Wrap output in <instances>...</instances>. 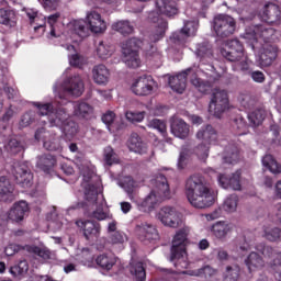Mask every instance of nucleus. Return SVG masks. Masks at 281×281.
<instances>
[{
	"label": "nucleus",
	"instance_id": "nucleus-21",
	"mask_svg": "<svg viewBox=\"0 0 281 281\" xmlns=\"http://www.w3.org/2000/svg\"><path fill=\"white\" fill-rule=\"evenodd\" d=\"M135 234L144 245H148V243H153L155 240H159V232L157 227L148 222H142L137 224L135 227Z\"/></svg>",
	"mask_w": 281,
	"mask_h": 281
},
{
	"label": "nucleus",
	"instance_id": "nucleus-61",
	"mask_svg": "<svg viewBox=\"0 0 281 281\" xmlns=\"http://www.w3.org/2000/svg\"><path fill=\"white\" fill-rule=\"evenodd\" d=\"M75 260L77 262H82V263L89 262V260H91V250H89V248L78 249L75 256Z\"/></svg>",
	"mask_w": 281,
	"mask_h": 281
},
{
	"label": "nucleus",
	"instance_id": "nucleus-24",
	"mask_svg": "<svg viewBox=\"0 0 281 281\" xmlns=\"http://www.w3.org/2000/svg\"><path fill=\"white\" fill-rule=\"evenodd\" d=\"M278 58V47L273 45H263L257 56L259 67H271L273 60Z\"/></svg>",
	"mask_w": 281,
	"mask_h": 281
},
{
	"label": "nucleus",
	"instance_id": "nucleus-3",
	"mask_svg": "<svg viewBox=\"0 0 281 281\" xmlns=\"http://www.w3.org/2000/svg\"><path fill=\"white\" fill-rule=\"evenodd\" d=\"M55 89L56 86L53 87L56 103L59 105L56 109H54V103L52 102L33 101L31 104L37 109V115H40V117L47 116L49 126L52 128H60L64 139H66V142H71V139L78 135V123L71 120L69 110L65 108V104H61L63 99L58 97L60 88Z\"/></svg>",
	"mask_w": 281,
	"mask_h": 281
},
{
	"label": "nucleus",
	"instance_id": "nucleus-41",
	"mask_svg": "<svg viewBox=\"0 0 281 281\" xmlns=\"http://www.w3.org/2000/svg\"><path fill=\"white\" fill-rule=\"evenodd\" d=\"M0 24L14 27L16 25V12L10 9H0Z\"/></svg>",
	"mask_w": 281,
	"mask_h": 281
},
{
	"label": "nucleus",
	"instance_id": "nucleus-48",
	"mask_svg": "<svg viewBox=\"0 0 281 281\" xmlns=\"http://www.w3.org/2000/svg\"><path fill=\"white\" fill-rule=\"evenodd\" d=\"M224 212H227V214H234L236 210H238V195L236 193L231 194L225 198L223 205H222Z\"/></svg>",
	"mask_w": 281,
	"mask_h": 281
},
{
	"label": "nucleus",
	"instance_id": "nucleus-14",
	"mask_svg": "<svg viewBox=\"0 0 281 281\" xmlns=\"http://www.w3.org/2000/svg\"><path fill=\"white\" fill-rule=\"evenodd\" d=\"M229 110V97L226 90L214 89L209 103V113L214 117L221 119L225 111Z\"/></svg>",
	"mask_w": 281,
	"mask_h": 281
},
{
	"label": "nucleus",
	"instance_id": "nucleus-57",
	"mask_svg": "<svg viewBox=\"0 0 281 281\" xmlns=\"http://www.w3.org/2000/svg\"><path fill=\"white\" fill-rule=\"evenodd\" d=\"M27 269H30V267L27 266V261L22 260L19 262L18 266L11 267L9 269V273H11L13 278H16V276H23V273H26Z\"/></svg>",
	"mask_w": 281,
	"mask_h": 281
},
{
	"label": "nucleus",
	"instance_id": "nucleus-2",
	"mask_svg": "<svg viewBox=\"0 0 281 281\" xmlns=\"http://www.w3.org/2000/svg\"><path fill=\"white\" fill-rule=\"evenodd\" d=\"M64 79L55 83V91L59 89L57 95L61 100L60 104L65 109H74L75 117L79 120H89L93 115V106L85 101L70 102L69 98H80L85 93V83L80 75H71V68H67L63 74Z\"/></svg>",
	"mask_w": 281,
	"mask_h": 281
},
{
	"label": "nucleus",
	"instance_id": "nucleus-13",
	"mask_svg": "<svg viewBox=\"0 0 281 281\" xmlns=\"http://www.w3.org/2000/svg\"><path fill=\"white\" fill-rule=\"evenodd\" d=\"M195 56L200 59V65H195L196 74L199 76L204 75L206 76V78H212V74L216 71V68H214V64H212V61L214 60L212 45H210V43L207 42L196 44Z\"/></svg>",
	"mask_w": 281,
	"mask_h": 281
},
{
	"label": "nucleus",
	"instance_id": "nucleus-28",
	"mask_svg": "<svg viewBox=\"0 0 281 281\" xmlns=\"http://www.w3.org/2000/svg\"><path fill=\"white\" fill-rule=\"evenodd\" d=\"M217 181L224 190H240V170H237L232 177L218 173Z\"/></svg>",
	"mask_w": 281,
	"mask_h": 281
},
{
	"label": "nucleus",
	"instance_id": "nucleus-10",
	"mask_svg": "<svg viewBox=\"0 0 281 281\" xmlns=\"http://www.w3.org/2000/svg\"><path fill=\"white\" fill-rule=\"evenodd\" d=\"M25 12L31 25H33L34 32H40V36L46 32L48 41L65 38V34L58 31V19H60V13H54L46 18L35 9H26Z\"/></svg>",
	"mask_w": 281,
	"mask_h": 281
},
{
	"label": "nucleus",
	"instance_id": "nucleus-42",
	"mask_svg": "<svg viewBox=\"0 0 281 281\" xmlns=\"http://www.w3.org/2000/svg\"><path fill=\"white\" fill-rule=\"evenodd\" d=\"M95 262L99 267H101V269H104L105 271H111V269L115 267L117 258H115L112 254H103L97 257Z\"/></svg>",
	"mask_w": 281,
	"mask_h": 281
},
{
	"label": "nucleus",
	"instance_id": "nucleus-39",
	"mask_svg": "<svg viewBox=\"0 0 281 281\" xmlns=\"http://www.w3.org/2000/svg\"><path fill=\"white\" fill-rule=\"evenodd\" d=\"M61 47H64V49L69 52L68 60H69V65H71V67H82V65L85 63V58L82 56H80L78 53H76V47L74 45L63 44Z\"/></svg>",
	"mask_w": 281,
	"mask_h": 281
},
{
	"label": "nucleus",
	"instance_id": "nucleus-52",
	"mask_svg": "<svg viewBox=\"0 0 281 281\" xmlns=\"http://www.w3.org/2000/svg\"><path fill=\"white\" fill-rule=\"evenodd\" d=\"M108 240L111 245H124V243H128V236L122 231H116V233L108 235Z\"/></svg>",
	"mask_w": 281,
	"mask_h": 281
},
{
	"label": "nucleus",
	"instance_id": "nucleus-30",
	"mask_svg": "<svg viewBox=\"0 0 281 281\" xmlns=\"http://www.w3.org/2000/svg\"><path fill=\"white\" fill-rule=\"evenodd\" d=\"M30 212V204L25 200L15 202L9 211V218L19 223L25 218V215Z\"/></svg>",
	"mask_w": 281,
	"mask_h": 281
},
{
	"label": "nucleus",
	"instance_id": "nucleus-56",
	"mask_svg": "<svg viewBox=\"0 0 281 281\" xmlns=\"http://www.w3.org/2000/svg\"><path fill=\"white\" fill-rule=\"evenodd\" d=\"M125 117L127 122H131L132 124H137L139 122H144V117H146L145 111H127L125 113Z\"/></svg>",
	"mask_w": 281,
	"mask_h": 281
},
{
	"label": "nucleus",
	"instance_id": "nucleus-16",
	"mask_svg": "<svg viewBox=\"0 0 281 281\" xmlns=\"http://www.w3.org/2000/svg\"><path fill=\"white\" fill-rule=\"evenodd\" d=\"M199 32V19L187 20L183 22V27L180 31H176L170 36V43L183 47L188 43V38L196 36Z\"/></svg>",
	"mask_w": 281,
	"mask_h": 281
},
{
	"label": "nucleus",
	"instance_id": "nucleus-37",
	"mask_svg": "<svg viewBox=\"0 0 281 281\" xmlns=\"http://www.w3.org/2000/svg\"><path fill=\"white\" fill-rule=\"evenodd\" d=\"M238 159H240L238 147H227L223 156V169L227 170V166H233V164H237Z\"/></svg>",
	"mask_w": 281,
	"mask_h": 281
},
{
	"label": "nucleus",
	"instance_id": "nucleus-8",
	"mask_svg": "<svg viewBox=\"0 0 281 281\" xmlns=\"http://www.w3.org/2000/svg\"><path fill=\"white\" fill-rule=\"evenodd\" d=\"M143 45V52L147 60L159 63L161 60V52L157 49L153 43L142 42L137 37H131L121 44L122 54L124 56L125 65L132 69H137L142 65L139 59V47Z\"/></svg>",
	"mask_w": 281,
	"mask_h": 281
},
{
	"label": "nucleus",
	"instance_id": "nucleus-43",
	"mask_svg": "<svg viewBox=\"0 0 281 281\" xmlns=\"http://www.w3.org/2000/svg\"><path fill=\"white\" fill-rule=\"evenodd\" d=\"M34 122H36V111L27 110L20 116L18 128L23 131V128L32 126Z\"/></svg>",
	"mask_w": 281,
	"mask_h": 281
},
{
	"label": "nucleus",
	"instance_id": "nucleus-53",
	"mask_svg": "<svg viewBox=\"0 0 281 281\" xmlns=\"http://www.w3.org/2000/svg\"><path fill=\"white\" fill-rule=\"evenodd\" d=\"M238 278H240V267H226V271L224 272V281H238Z\"/></svg>",
	"mask_w": 281,
	"mask_h": 281
},
{
	"label": "nucleus",
	"instance_id": "nucleus-62",
	"mask_svg": "<svg viewBox=\"0 0 281 281\" xmlns=\"http://www.w3.org/2000/svg\"><path fill=\"white\" fill-rule=\"evenodd\" d=\"M105 221L108 223V236H110L111 234H115L117 232V221L113 218V215H110Z\"/></svg>",
	"mask_w": 281,
	"mask_h": 281
},
{
	"label": "nucleus",
	"instance_id": "nucleus-19",
	"mask_svg": "<svg viewBox=\"0 0 281 281\" xmlns=\"http://www.w3.org/2000/svg\"><path fill=\"white\" fill-rule=\"evenodd\" d=\"M156 218L166 227L177 228L182 223L181 212H179L177 207L170 205L162 206L156 214Z\"/></svg>",
	"mask_w": 281,
	"mask_h": 281
},
{
	"label": "nucleus",
	"instance_id": "nucleus-5",
	"mask_svg": "<svg viewBox=\"0 0 281 281\" xmlns=\"http://www.w3.org/2000/svg\"><path fill=\"white\" fill-rule=\"evenodd\" d=\"M186 245H188V228L179 229L172 240L170 262L178 269V271L166 270L168 273H183L187 276H193L194 278H214L218 270L211 266H204L200 269L181 271V269H188V252L186 251Z\"/></svg>",
	"mask_w": 281,
	"mask_h": 281
},
{
	"label": "nucleus",
	"instance_id": "nucleus-63",
	"mask_svg": "<svg viewBox=\"0 0 281 281\" xmlns=\"http://www.w3.org/2000/svg\"><path fill=\"white\" fill-rule=\"evenodd\" d=\"M186 166H188V153H186V148H182L178 158V168L179 170H183Z\"/></svg>",
	"mask_w": 281,
	"mask_h": 281
},
{
	"label": "nucleus",
	"instance_id": "nucleus-4",
	"mask_svg": "<svg viewBox=\"0 0 281 281\" xmlns=\"http://www.w3.org/2000/svg\"><path fill=\"white\" fill-rule=\"evenodd\" d=\"M75 166L78 168L83 182L81 183L85 188L83 194L86 199V205L89 207L95 205V210L91 213L92 218L97 221H106L111 215L104 212V195L100 193V184H92L91 178L93 177V171L91 170V161H89L85 156L78 155L74 160Z\"/></svg>",
	"mask_w": 281,
	"mask_h": 281
},
{
	"label": "nucleus",
	"instance_id": "nucleus-1",
	"mask_svg": "<svg viewBox=\"0 0 281 281\" xmlns=\"http://www.w3.org/2000/svg\"><path fill=\"white\" fill-rule=\"evenodd\" d=\"M119 186L126 192L130 201L137 205L139 212H153L156 205L161 203V201H166V199H170L171 196L168 179L161 173H158L154 179L150 180L151 191L144 200H139L137 196L138 184L135 180H133V178H131V176H126L120 180Z\"/></svg>",
	"mask_w": 281,
	"mask_h": 281
},
{
	"label": "nucleus",
	"instance_id": "nucleus-29",
	"mask_svg": "<svg viewBox=\"0 0 281 281\" xmlns=\"http://www.w3.org/2000/svg\"><path fill=\"white\" fill-rule=\"evenodd\" d=\"M24 251H27L31 256H37L38 258H42V260H54L56 258V252L49 250V248L44 245H26L24 246Z\"/></svg>",
	"mask_w": 281,
	"mask_h": 281
},
{
	"label": "nucleus",
	"instance_id": "nucleus-18",
	"mask_svg": "<svg viewBox=\"0 0 281 281\" xmlns=\"http://www.w3.org/2000/svg\"><path fill=\"white\" fill-rule=\"evenodd\" d=\"M213 30L220 38H227L236 32V20L227 14H218L214 16Z\"/></svg>",
	"mask_w": 281,
	"mask_h": 281
},
{
	"label": "nucleus",
	"instance_id": "nucleus-7",
	"mask_svg": "<svg viewBox=\"0 0 281 281\" xmlns=\"http://www.w3.org/2000/svg\"><path fill=\"white\" fill-rule=\"evenodd\" d=\"M186 195L193 207L203 210L212 207L216 201V193L210 188L203 176L195 173L186 181Z\"/></svg>",
	"mask_w": 281,
	"mask_h": 281
},
{
	"label": "nucleus",
	"instance_id": "nucleus-55",
	"mask_svg": "<svg viewBox=\"0 0 281 281\" xmlns=\"http://www.w3.org/2000/svg\"><path fill=\"white\" fill-rule=\"evenodd\" d=\"M194 155H196L200 161H206L210 157V145L202 143L194 148Z\"/></svg>",
	"mask_w": 281,
	"mask_h": 281
},
{
	"label": "nucleus",
	"instance_id": "nucleus-40",
	"mask_svg": "<svg viewBox=\"0 0 281 281\" xmlns=\"http://www.w3.org/2000/svg\"><path fill=\"white\" fill-rule=\"evenodd\" d=\"M112 30L122 34V36H131L135 32V26L128 20H121L112 24Z\"/></svg>",
	"mask_w": 281,
	"mask_h": 281
},
{
	"label": "nucleus",
	"instance_id": "nucleus-23",
	"mask_svg": "<svg viewBox=\"0 0 281 281\" xmlns=\"http://www.w3.org/2000/svg\"><path fill=\"white\" fill-rule=\"evenodd\" d=\"M76 225L83 229V236L90 240V243H95V240L100 238V223L79 220L76 222Z\"/></svg>",
	"mask_w": 281,
	"mask_h": 281
},
{
	"label": "nucleus",
	"instance_id": "nucleus-46",
	"mask_svg": "<svg viewBox=\"0 0 281 281\" xmlns=\"http://www.w3.org/2000/svg\"><path fill=\"white\" fill-rule=\"evenodd\" d=\"M130 273L136 281H146V269L142 262L132 261L130 263Z\"/></svg>",
	"mask_w": 281,
	"mask_h": 281
},
{
	"label": "nucleus",
	"instance_id": "nucleus-60",
	"mask_svg": "<svg viewBox=\"0 0 281 281\" xmlns=\"http://www.w3.org/2000/svg\"><path fill=\"white\" fill-rule=\"evenodd\" d=\"M102 122L105 124L108 131L113 133L114 123L115 122V113L113 111H108L102 115Z\"/></svg>",
	"mask_w": 281,
	"mask_h": 281
},
{
	"label": "nucleus",
	"instance_id": "nucleus-35",
	"mask_svg": "<svg viewBox=\"0 0 281 281\" xmlns=\"http://www.w3.org/2000/svg\"><path fill=\"white\" fill-rule=\"evenodd\" d=\"M36 166L40 170H43L45 175H52V172H54V167L56 166V158L50 154H44L37 157Z\"/></svg>",
	"mask_w": 281,
	"mask_h": 281
},
{
	"label": "nucleus",
	"instance_id": "nucleus-32",
	"mask_svg": "<svg viewBox=\"0 0 281 281\" xmlns=\"http://www.w3.org/2000/svg\"><path fill=\"white\" fill-rule=\"evenodd\" d=\"M196 139H200L210 146L212 144H216V140L218 139V133H216V130H214L212 125H205L198 131Z\"/></svg>",
	"mask_w": 281,
	"mask_h": 281
},
{
	"label": "nucleus",
	"instance_id": "nucleus-50",
	"mask_svg": "<svg viewBox=\"0 0 281 281\" xmlns=\"http://www.w3.org/2000/svg\"><path fill=\"white\" fill-rule=\"evenodd\" d=\"M103 161L106 166H113L120 164V156H117L113 147L108 146L103 149Z\"/></svg>",
	"mask_w": 281,
	"mask_h": 281
},
{
	"label": "nucleus",
	"instance_id": "nucleus-17",
	"mask_svg": "<svg viewBox=\"0 0 281 281\" xmlns=\"http://www.w3.org/2000/svg\"><path fill=\"white\" fill-rule=\"evenodd\" d=\"M15 183L21 188H32L34 183V173L30 170L27 162H14L11 166V171Z\"/></svg>",
	"mask_w": 281,
	"mask_h": 281
},
{
	"label": "nucleus",
	"instance_id": "nucleus-45",
	"mask_svg": "<svg viewBox=\"0 0 281 281\" xmlns=\"http://www.w3.org/2000/svg\"><path fill=\"white\" fill-rule=\"evenodd\" d=\"M262 237L266 238V240H269L270 243H276L280 240L281 237V229L276 226L271 225H263L262 227Z\"/></svg>",
	"mask_w": 281,
	"mask_h": 281
},
{
	"label": "nucleus",
	"instance_id": "nucleus-47",
	"mask_svg": "<svg viewBox=\"0 0 281 281\" xmlns=\"http://www.w3.org/2000/svg\"><path fill=\"white\" fill-rule=\"evenodd\" d=\"M251 126H260L262 122H265V117H267V111L262 108H258L251 113L247 115Z\"/></svg>",
	"mask_w": 281,
	"mask_h": 281
},
{
	"label": "nucleus",
	"instance_id": "nucleus-15",
	"mask_svg": "<svg viewBox=\"0 0 281 281\" xmlns=\"http://www.w3.org/2000/svg\"><path fill=\"white\" fill-rule=\"evenodd\" d=\"M34 139H36V142H43L45 150H49L50 153L63 151L60 137H58L56 133L47 131L43 125L35 130Z\"/></svg>",
	"mask_w": 281,
	"mask_h": 281
},
{
	"label": "nucleus",
	"instance_id": "nucleus-27",
	"mask_svg": "<svg viewBox=\"0 0 281 281\" xmlns=\"http://www.w3.org/2000/svg\"><path fill=\"white\" fill-rule=\"evenodd\" d=\"M156 10L159 14L172 19L179 14V5L177 0H156Z\"/></svg>",
	"mask_w": 281,
	"mask_h": 281
},
{
	"label": "nucleus",
	"instance_id": "nucleus-25",
	"mask_svg": "<svg viewBox=\"0 0 281 281\" xmlns=\"http://www.w3.org/2000/svg\"><path fill=\"white\" fill-rule=\"evenodd\" d=\"M48 223V229L50 232H65V229H69L71 227V222H68L63 214L56 213V211L52 212L49 215H47Z\"/></svg>",
	"mask_w": 281,
	"mask_h": 281
},
{
	"label": "nucleus",
	"instance_id": "nucleus-34",
	"mask_svg": "<svg viewBox=\"0 0 281 281\" xmlns=\"http://www.w3.org/2000/svg\"><path fill=\"white\" fill-rule=\"evenodd\" d=\"M127 146L132 153H136L137 155H146L148 153V145L143 142L137 133L131 135Z\"/></svg>",
	"mask_w": 281,
	"mask_h": 281
},
{
	"label": "nucleus",
	"instance_id": "nucleus-6",
	"mask_svg": "<svg viewBox=\"0 0 281 281\" xmlns=\"http://www.w3.org/2000/svg\"><path fill=\"white\" fill-rule=\"evenodd\" d=\"M220 52L226 60L233 63V71L250 75L251 80L258 85L265 82V72L251 70L252 63L249 60V57L245 56L243 44L238 40L226 41Z\"/></svg>",
	"mask_w": 281,
	"mask_h": 281
},
{
	"label": "nucleus",
	"instance_id": "nucleus-58",
	"mask_svg": "<svg viewBox=\"0 0 281 281\" xmlns=\"http://www.w3.org/2000/svg\"><path fill=\"white\" fill-rule=\"evenodd\" d=\"M148 128H153L154 131H158L160 135L165 136L166 135V122L159 120V119H154L147 123Z\"/></svg>",
	"mask_w": 281,
	"mask_h": 281
},
{
	"label": "nucleus",
	"instance_id": "nucleus-22",
	"mask_svg": "<svg viewBox=\"0 0 281 281\" xmlns=\"http://www.w3.org/2000/svg\"><path fill=\"white\" fill-rule=\"evenodd\" d=\"M155 87V80L151 76H140L132 83V93L135 95H150Z\"/></svg>",
	"mask_w": 281,
	"mask_h": 281
},
{
	"label": "nucleus",
	"instance_id": "nucleus-26",
	"mask_svg": "<svg viewBox=\"0 0 281 281\" xmlns=\"http://www.w3.org/2000/svg\"><path fill=\"white\" fill-rule=\"evenodd\" d=\"M234 232V223L227 221H218L211 227V234L217 238V240H225Z\"/></svg>",
	"mask_w": 281,
	"mask_h": 281
},
{
	"label": "nucleus",
	"instance_id": "nucleus-49",
	"mask_svg": "<svg viewBox=\"0 0 281 281\" xmlns=\"http://www.w3.org/2000/svg\"><path fill=\"white\" fill-rule=\"evenodd\" d=\"M262 166L263 168H266L267 170H269L270 172H272V175H280L281 172V166L278 164V161H276V159L273 158V156L271 155H266L262 158Z\"/></svg>",
	"mask_w": 281,
	"mask_h": 281
},
{
	"label": "nucleus",
	"instance_id": "nucleus-9",
	"mask_svg": "<svg viewBox=\"0 0 281 281\" xmlns=\"http://www.w3.org/2000/svg\"><path fill=\"white\" fill-rule=\"evenodd\" d=\"M87 21L79 19L72 20L67 24V31L71 40L74 36L87 38L90 32L102 34L106 31V22L102 20V15L95 11H89L86 15Z\"/></svg>",
	"mask_w": 281,
	"mask_h": 281
},
{
	"label": "nucleus",
	"instance_id": "nucleus-31",
	"mask_svg": "<svg viewBox=\"0 0 281 281\" xmlns=\"http://www.w3.org/2000/svg\"><path fill=\"white\" fill-rule=\"evenodd\" d=\"M171 133L179 139H186L190 135V125L183 119L173 116L171 119Z\"/></svg>",
	"mask_w": 281,
	"mask_h": 281
},
{
	"label": "nucleus",
	"instance_id": "nucleus-20",
	"mask_svg": "<svg viewBox=\"0 0 281 281\" xmlns=\"http://www.w3.org/2000/svg\"><path fill=\"white\" fill-rule=\"evenodd\" d=\"M148 20L155 25L154 30L149 34V41L150 43H157L166 36V32H168V21L159 16L155 11L149 13Z\"/></svg>",
	"mask_w": 281,
	"mask_h": 281
},
{
	"label": "nucleus",
	"instance_id": "nucleus-51",
	"mask_svg": "<svg viewBox=\"0 0 281 281\" xmlns=\"http://www.w3.org/2000/svg\"><path fill=\"white\" fill-rule=\"evenodd\" d=\"M12 192H14V184L8 177L0 176V196H10Z\"/></svg>",
	"mask_w": 281,
	"mask_h": 281
},
{
	"label": "nucleus",
	"instance_id": "nucleus-36",
	"mask_svg": "<svg viewBox=\"0 0 281 281\" xmlns=\"http://www.w3.org/2000/svg\"><path fill=\"white\" fill-rule=\"evenodd\" d=\"M245 265L248 271L252 273V271H256V269H261V267H265V259H262L258 252L251 251L245 259Z\"/></svg>",
	"mask_w": 281,
	"mask_h": 281
},
{
	"label": "nucleus",
	"instance_id": "nucleus-64",
	"mask_svg": "<svg viewBox=\"0 0 281 281\" xmlns=\"http://www.w3.org/2000/svg\"><path fill=\"white\" fill-rule=\"evenodd\" d=\"M46 10H56L58 8V0H38Z\"/></svg>",
	"mask_w": 281,
	"mask_h": 281
},
{
	"label": "nucleus",
	"instance_id": "nucleus-54",
	"mask_svg": "<svg viewBox=\"0 0 281 281\" xmlns=\"http://www.w3.org/2000/svg\"><path fill=\"white\" fill-rule=\"evenodd\" d=\"M7 153L10 155H19V153H23V145L16 140V138L9 139L8 144L4 145Z\"/></svg>",
	"mask_w": 281,
	"mask_h": 281
},
{
	"label": "nucleus",
	"instance_id": "nucleus-44",
	"mask_svg": "<svg viewBox=\"0 0 281 281\" xmlns=\"http://www.w3.org/2000/svg\"><path fill=\"white\" fill-rule=\"evenodd\" d=\"M115 52V46L106 42H100L97 47V55L101 60H109Z\"/></svg>",
	"mask_w": 281,
	"mask_h": 281
},
{
	"label": "nucleus",
	"instance_id": "nucleus-12",
	"mask_svg": "<svg viewBox=\"0 0 281 281\" xmlns=\"http://www.w3.org/2000/svg\"><path fill=\"white\" fill-rule=\"evenodd\" d=\"M251 249H256V251L262 254L263 258L270 260V265L274 267V269L278 267L280 271L278 281H281V252L276 251L271 246L265 244L256 245V240L249 235H246L236 244L233 251L237 254L238 258H241V256H245V251H251Z\"/></svg>",
	"mask_w": 281,
	"mask_h": 281
},
{
	"label": "nucleus",
	"instance_id": "nucleus-33",
	"mask_svg": "<svg viewBox=\"0 0 281 281\" xmlns=\"http://www.w3.org/2000/svg\"><path fill=\"white\" fill-rule=\"evenodd\" d=\"M92 78L97 85L105 87L111 79V70L104 64L95 65L92 69Z\"/></svg>",
	"mask_w": 281,
	"mask_h": 281
},
{
	"label": "nucleus",
	"instance_id": "nucleus-59",
	"mask_svg": "<svg viewBox=\"0 0 281 281\" xmlns=\"http://www.w3.org/2000/svg\"><path fill=\"white\" fill-rule=\"evenodd\" d=\"M20 111L21 108H16V105L10 104L8 109H5L4 114L2 115V122H4V124H8V122H10Z\"/></svg>",
	"mask_w": 281,
	"mask_h": 281
},
{
	"label": "nucleus",
	"instance_id": "nucleus-38",
	"mask_svg": "<svg viewBox=\"0 0 281 281\" xmlns=\"http://www.w3.org/2000/svg\"><path fill=\"white\" fill-rule=\"evenodd\" d=\"M3 93L7 95L8 100L18 102V104H21V106H25V104H27V101L21 99L19 90L8 83H5L2 89H0V95H3Z\"/></svg>",
	"mask_w": 281,
	"mask_h": 281
},
{
	"label": "nucleus",
	"instance_id": "nucleus-11",
	"mask_svg": "<svg viewBox=\"0 0 281 281\" xmlns=\"http://www.w3.org/2000/svg\"><path fill=\"white\" fill-rule=\"evenodd\" d=\"M188 76H191L190 82L191 85L200 91V93H206L210 91L212 87V80H203L201 79V75L196 72V66L193 65L192 67L182 70L176 76L169 77V87L176 93H183L187 87Z\"/></svg>",
	"mask_w": 281,
	"mask_h": 281
}]
</instances>
